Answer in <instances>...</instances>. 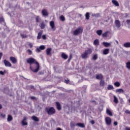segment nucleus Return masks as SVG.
I'll list each match as a JSON object with an SVG mask.
<instances>
[{
    "label": "nucleus",
    "mask_w": 130,
    "mask_h": 130,
    "mask_svg": "<svg viewBox=\"0 0 130 130\" xmlns=\"http://www.w3.org/2000/svg\"><path fill=\"white\" fill-rule=\"evenodd\" d=\"M26 62L29 63V69L33 73H38L39 69H40V66L39 63L36 61V59L34 58H28L26 59Z\"/></svg>",
    "instance_id": "f257e3e1"
},
{
    "label": "nucleus",
    "mask_w": 130,
    "mask_h": 130,
    "mask_svg": "<svg viewBox=\"0 0 130 130\" xmlns=\"http://www.w3.org/2000/svg\"><path fill=\"white\" fill-rule=\"evenodd\" d=\"M45 110L48 115H52V114H54V113H55V109L52 107H46Z\"/></svg>",
    "instance_id": "f03ea898"
},
{
    "label": "nucleus",
    "mask_w": 130,
    "mask_h": 130,
    "mask_svg": "<svg viewBox=\"0 0 130 130\" xmlns=\"http://www.w3.org/2000/svg\"><path fill=\"white\" fill-rule=\"evenodd\" d=\"M92 53V50L91 49H88L87 50H85V52L81 55L82 58L83 59H86L88 58V55L91 54Z\"/></svg>",
    "instance_id": "7ed1b4c3"
},
{
    "label": "nucleus",
    "mask_w": 130,
    "mask_h": 130,
    "mask_svg": "<svg viewBox=\"0 0 130 130\" xmlns=\"http://www.w3.org/2000/svg\"><path fill=\"white\" fill-rule=\"evenodd\" d=\"M83 27L80 26L73 31V34L75 36H78V35H80V34H82L83 33Z\"/></svg>",
    "instance_id": "20e7f679"
},
{
    "label": "nucleus",
    "mask_w": 130,
    "mask_h": 130,
    "mask_svg": "<svg viewBox=\"0 0 130 130\" xmlns=\"http://www.w3.org/2000/svg\"><path fill=\"white\" fill-rule=\"evenodd\" d=\"M105 121L107 125H110L111 124V118H110L109 117H106Z\"/></svg>",
    "instance_id": "39448f33"
},
{
    "label": "nucleus",
    "mask_w": 130,
    "mask_h": 130,
    "mask_svg": "<svg viewBox=\"0 0 130 130\" xmlns=\"http://www.w3.org/2000/svg\"><path fill=\"white\" fill-rule=\"evenodd\" d=\"M50 26L53 31H55L56 28H55V25H54V21H50Z\"/></svg>",
    "instance_id": "423d86ee"
},
{
    "label": "nucleus",
    "mask_w": 130,
    "mask_h": 130,
    "mask_svg": "<svg viewBox=\"0 0 130 130\" xmlns=\"http://www.w3.org/2000/svg\"><path fill=\"white\" fill-rule=\"evenodd\" d=\"M4 63L5 66V67H8L10 68V67H12V64L11 62H10L9 61L7 60L6 59L4 60Z\"/></svg>",
    "instance_id": "0eeeda50"
},
{
    "label": "nucleus",
    "mask_w": 130,
    "mask_h": 130,
    "mask_svg": "<svg viewBox=\"0 0 130 130\" xmlns=\"http://www.w3.org/2000/svg\"><path fill=\"white\" fill-rule=\"evenodd\" d=\"M10 60L12 63H17V59L15 57L11 56L10 57Z\"/></svg>",
    "instance_id": "6e6552de"
},
{
    "label": "nucleus",
    "mask_w": 130,
    "mask_h": 130,
    "mask_svg": "<svg viewBox=\"0 0 130 130\" xmlns=\"http://www.w3.org/2000/svg\"><path fill=\"white\" fill-rule=\"evenodd\" d=\"M95 79L96 80H100V81H101L102 80H103V75H102V74H97L95 75Z\"/></svg>",
    "instance_id": "1a4fd4ad"
},
{
    "label": "nucleus",
    "mask_w": 130,
    "mask_h": 130,
    "mask_svg": "<svg viewBox=\"0 0 130 130\" xmlns=\"http://www.w3.org/2000/svg\"><path fill=\"white\" fill-rule=\"evenodd\" d=\"M115 25L117 28H120L121 24H120V21L119 20H116L115 21Z\"/></svg>",
    "instance_id": "9d476101"
},
{
    "label": "nucleus",
    "mask_w": 130,
    "mask_h": 130,
    "mask_svg": "<svg viewBox=\"0 0 130 130\" xmlns=\"http://www.w3.org/2000/svg\"><path fill=\"white\" fill-rule=\"evenodd\" d=\"M42 14L45 17L48 16V12H47V10L46 9H43L42 10Z\"/></svg>",
    "instance_id": "9b49d317"
},
{
    "label": "nucleus",
    "mask_w": 130,
    "mask_h": 130,
    "mask_svg": "<svg viewBox=\"0 0 130 130\" xmlns=\"http://www.w3.org/2000/svg\"><path fill=\"white\" fill-rule=\"evenodd\" d=\"M45 49V46L41 45L39 47V48H37V51L38 52H40L41 50H44Z\"/></svg>",
    "instance_id": "f8f14e48"
},
{
    "label": "nucleus",
    "mask_w": 130,
    "mask_h": 130,
    "mask_svg": "<svg viewBox=\"0 0 130 130\" xmlns=\"http://www.w3.org/2000/svg\"><path fill=\"white\" fill-rule=\"evenodd\" d=\"M76 126V124L75 123V122L71 121L70 122V127L72 130H75V127Z\"/></svg>",
    "instance_id": "ddd939ff"
},
{
    "label": "nucleus",
    "mask_w": 130,
    "mask_h": 130,
    "mask_svg": "<svg viewBox=\"0 0 130 130\" xmlns=\"http://www.w3.org/2000/svg\"><path fill=\"white\" fill-rule=\"evenodd\" d=\"M56 106L58 110H61V105L58 102H56Z\"/></svg>",
    "instance_id": "4468645a"
},
{
    "label": "nucleus",
    "mask_w": 130,
    "mask_h": 130,
    "mask_svg": "<svg viewBox=\"0 0 130 130\" xmlns=\"http://www.w3.org/2000/svg\"><path fill=\"white\" fill-rule=\"evenodd\" d=\"M76 126H79V127L84 128V127H85V126L83 123H77L76 124Z\"/></svg>",
    "instance_id": "2eb2a0df"
},
{
    "label": "nucleus",
    "mask_w": 130,
    "mask_h": 130,
    "mask_svg": "<svg viewBox=\"0 0 130 130\" xmlns=\"http://www.w3.org/2000/svg\"><path fill=\"white\" fill-rule=\"evenodd\" d=\"M103 45L105 46V47H109L111 45V43H108L106 42H103Z\"/></svg>",
    "instance_id": "dca6fc26"
},
{
    "label": "nucleus",
    "mask_w": 130,
    "mask_h": 130,
    "mask_svg": "<svg viewBox=\"0 0 130 130\" xmlns=\"http://www.w3.org/2000/svg\"><path fill=\"white\" fill-rule=\"evenodd\" d=\"M51 50H52L51 48H47L46 49L47 55H51Z\"/></svg>",
    "instance_id": "f3484780"
},
{
    "label": "nucleus",
    "mask_w": 130,
    "mask_h": 130,
    "mask_svg": "<svg viewBox=\"0 0 130 130\" xmlns=\"http://www.w3.org/2000/svg\"><path fill=\"white\" fill-rule=\"evenodd\" d=\"M100 86L101 87H104V86H105V81H104V79H102V80L100 81Z\"/></svg>",
    "instance_id": "a211bd4d"
},
{
    "label": "nucleus",
    "mask_w": 130,
    "mask_h": 130,
    "mask_svg": "<svg viewBox=\"0 0 130 130\" xmlns=\"http://www.w3.org/2000/svg\"><path fill=\"white\" fill-rule=\"evenodd\" d=\"M91 16L94 17V18H100V17H101V14L100 13H93Z\"/></svg>",
    "instance_id": "6ab92c4d"
},
{
    "label": "nucleus",
    "mask_w": 130,
    "mask_h": 130,
    "mask_svg": "<svg viewBox=\"0 0 130 130\" xmlns=\"http://www.w3.org/2000/svg\"><path fill=\"white\" fill-rule=\"evenodd\" d=\"M123 46L125 47L126 48H130V42H126L124 43Z\"/></svg>",
    "instance_id": "aec40b11"
},
{
    "label": "nucleus",
    "mask_w": 130,
    "mask_h": 130,
    "mask_svg": "<svg viewBox=\"0 0 130 130\" xmlns=\"http://www.w3.org/2000/svg\"><path fill=\"white\" fill-rule=\"evenodd\" d=\"M112 4H113V5H114V6H115L116 7H119V4L118 3V2L117 1H116V0H112Z\"/></svg>",
    "instance_id": "412c9836"
},
{
    "label": "nucleus",
    "mask_w": 130,
    "mask_h": 130,
    "mask_svg": "<svg viewBox=\"0 0 130 130\" xmlns=\"http://www.w3.org/2000/svg\"><path fill=\"white\" fill-rule=\"evenodd\" d=\"M103 54L106 55L109 53V49H105L103 52Z\"/></svg>",
    "instance_id": "4be33fe9"
},
{
    "label": "nucleus",
    "mask_w": 130,
    "mask_h": 130,
    "mask_svg": "<svg viewBox=\"0 0 130 130\" xmlns=\"http://www.w3.org/2000/svg\"><path fill=\"white\" fill-rule=\"evenodd\" d=\"M106 113L108 115H110V116H112L113 115L112 114V112L109 110V109H107L106 110Z\"/></svg>",
    "instance_id": "5701e85b"
},
{
    "label": "nucleus",
    "mask_w": 130,
    "mask_h": 130,
    "mask_svg": "<svg viewBox=\"0 0 130 130\" xmlns=\"http://www.w3.org/2000/svg\"><path fill=\"white\" fill-rule=\"evenodd\" d=\"M61 56L62 58H63V59H68V55L64 53H62L61 55Z\"/></svg>",
    "instance_id": "b1692460"
},
{
    "label": "nucleus",
    "mask_w": 130,
    "mask_h": 130,
    "mask_svg": "<svg viewBox=\"0 0 130 130\" xmlns=\"http://www.w3.org/2000/svg\"><path fill=\"white\" fill-rule=\"evenodd\" d=\"M31 119L34 121H37V122L39 121V119L36 116H32V117H31Z\"/></svg>",
    "instance_id": "393cba45"
},
{
    "label": "nucleus",
    "mask_w": 130,
    "mask_h": 130,
    "mask_svg": "<svg viewBox=\"0 0 130 130\" xmlns=\"http://www.w3.org/2000/svg\"><path fill=\"white\" fill-rule=\"evenodd\" d=\"M13 120V116L11 115H8L7 117V121H12Z\"/></svg>",
    "instance_id": "a878e982"
},
{
    "label": "nucleus",
    "mask_w": 130,
    "mask_h": 130,
    "mask_svg": "<svg viewBox=\"0 0 130 130\" xmlns=\"http://www.w3.org/2000/svg\"><path fill=\"white\" fill-rule=\"evenodd\" d=\"M113 97H114V103L115 104H117L118 103V99H117V98L115 95H114Z\"/></svg>",
    "instance_id": "bb28decb"
},
{
    "label": "nucleus",
    "mask_w": 130,
    "mask_h": 130,
    "mask_svg": "<svg viewBox=\"0 0 130 130\" xmlns=\"http://www.w3.org/2000/svg\"><path fill=\"white\" fill-rule=\"evenodd\" d=\"M93 44L94 45H96V46H98L99 45V40L96 39L93 41Z\"/></svg>",
    "instance_id": "cd10ccee"
},
{
    "label": "nucleus",
    "mask_w": 130,
    "mask_h": 130,
    "mask_svg": "<svg viewBox=\"0 0 130 130\" xmlns=\"http://www.w3.org/2000/svg\"><path fill=\"white\" fill-rule=\"evenodd\" d=\"M42 35V31H40L38 34V36H37V39L38 40L41 39V36Z\"/></svg>",
    "instance_id": "c85d7f7f"
},
{
    "label": "nucleus",
    "mask_w": 130,
    "mask_h": 130,
    "mask_svg": "<svg viewBox=\"0 0 130 130\" xmlns=\"http://www.w3.org/2000/svg\"><path fill=\"white\" fill-rule=\"evenodd\" d=\"M116 93H119V94H121V93H123L124 91L123 89L120 88L118 89H116Z\"/></svg>",
    "instance_id": "c756f323"
},
{
    "label": "nucleus",
    "mask_w": 130,
    "mask_h": 130,
    "mask_svg": "<svg viewBox=\"0 0 130 130\" xmlns=\"http://www.w3.org/2000/svg\"><path fill=\"white\" fill-rule=\"evenodd\" d=\"M98 58V54H95L92 56V59L93 60H97Z\"/></svg>",
    "instance_id": "7c9ffc66"
},
{
    "label": "nucleus",
    "mask_w": 130,
    "mask_h": 130,
    "mask_svg": "<svg viewBox=\"0 0 130 130\" xmlns=\"http://www.w3.org/2000/svg\"><path fill=\"white\" fill-rule=\"evenodd\" d=\"M85 16L86 17V20H89V19H90V13L87 12L85 14Z\"/></svg>",
    "instance_id": "2f4dec72"
},
{
    "label": "nucleus",
    "mask_w": 130,
    "mask_h": 130,
    "mask_svg": "<svg viewBox=\"0 0 130 130\" xmlns=\"http://www.w3.org/2000/svg\"><path fill=\"white\" fill-rule=\"evenodd\" d=\"M109 32V31H106L105 33L103 34H102V36L103 37H107V36L108 35V33Z\"/></svg>",
    "instance_id": "473e14b6"
},
{
    "label": "nucleus",
    "mask_w": 130,
    "mask_h": 130,
    "mask_svg": "<svg viewBox=\"0 0 130 130\" xmlns=\"http://www.w3.org/2000/svg\"><path fill=\"white\" fill-rule=\"evenodd\" d=\"M114 85L116 87H119L120 86V83L118 81H116L114 83Z\"/></svg>",
    "instance_id": "72a5a7b5"
},
{
    "label": "nucleus",
    "mask_w": 130,
    "mask_h": 130,
    "mask_svg": "<svg viewBox=\"0 0 130 130\" xmlns=\"http://www.w3.org/2000/svg\"><path fill=\"white\" fill-rule=\"evenodd\" d=\"M96 34L99 35V36H101L102 34V30H98L96 31Z\"/></svg>",
    "instance_id": "f704fd0d"
},
{
    "label": "nucleus",
    "mask_w": 130,
    "mask_h": 130,
    "mask_svg": "<svg viewBox=\"0 0 130 130\" xmlns=\"http://www.w3.org/2000/svg\"><path fill=\"white\" fill-rule=\"evenodd\" d=\"M60 19L62 22H64V21H66V18H64V16H63V15H61L60 16Z\"/></svg>",
    "instance_id": "c9c22d12"
},
{
    "label": "nucleus",
    "mask_w": 130,
    "mask_h": 130,
    "mask_svg": "<svg viewBox=\"0 0 130 130\" xmlns=\"http://www.w3.org/2000/svg\"><path fill=\"white\" fill-rule=\"evenodd\" d=\"M108 90H112V89H114L113 86L112 85H109L107 87Z\"/></svg>",
    "instance_id": "e433bc0d"
},
{
    "label": "nucleus",
    "mask_w": 130,
    "mask_h": 130,
    "mask_svg": "<svg viewBox=\"0 0 130 130\" xmlns=\"http://www.w3.org/2000/svg\"><path fill=\"white\" fill-rule=\"evenodd\" d=\"M21 124L23 126H25V125H28V123L27 122H25V121H22Z\"/></svg>",
    "instance_id": "4c0bfd02"
},
{
    "label": "nucleus",
    "mask_w": 130,
    "mask_h": 130,
    "mask_svg": "<svg viewBox=\"0 0 130 130\" xmlns=\"http://www.w3.org/2000/svg\"><path fill=\"white\" fill-rule=\"evenodd\" d=\"M40 27L41 29H44L45 28V24H44L43 22L42 23Z\"/></svg>",
    "instance_id": "58836bf2"
},
{
    "label": "nucleus",
    "mask_w": 130,
    "mask_h": 130,
    "mask_svg": "<svg viewBox=\"0 0 130 130\" xmlns=\"http://www.w3.org/2000/svg\"><path fill=\"white\" fill-rule=\"evenodd\" d=\"M126 67L127 69H129V70H130V62H128L126 63Z\"/></svg>",
    "instance_id": "ea45409f"
},
{
    "label": "nucleus",
    "mask_w": 130,
    "mask_h": 130,
    "mask_svg": "<svg viewBox=\"0 0 130 130\" xmlns=\"http://www.w3.org/2000/svg\"><path fill=\"white\" fill-rule=\"evenodd\" d=\"M72 58H73V55L70 54L69 58L68 60V62H70V61H71V59H72Z\"/></svg>",
    "instance_id": "a19ab883"
},
{
    "label": "nucleus",
    "mask_w": 130,
    "mask_h": 130,
    "mask_svg": "<svg viewBox=\"0 0 130 130\" xmlns=\"http://www.w3.org/2000/svg\"><path fill=\"white\" fill-rule=\"evenodd\" d=\"M3 22H5V19L4 17H0V23H3Z\"/></svg>",
    "instance_id": "79ce46f5"
},
{
    "label": "nucleus",
    "mask_w": 130,
    "mask_h": 130,
    "mask_svg": "<svg viewBox=\"0 0 130 130\" xmlns=\"http://www.w3.org/2000/svg\"><path fill=\"white\" fill-rule=\"evenodd\" d=\"M21 37H22V38H27V36L26 35L24 34H21L20 35Z\"/></svg>",
    "instance_id": "37998d69"
},
{
    "label": "nucleus",
    "mask_w": 130,
    "mask_h": 130,
    "mask_svg": "<svg viewBox=\"0 0 130 130\" xmlns=\"http://www.w3.org/2000/svg\"><path fill=\"white\" fill-rule=\"evenodd\" d=\"M42 38L44 40H46V35H43L42 37Z\"/></svg>",
    "instance_id": "c03bdc74"
},
{
    "label": "nucleus",
    "mask_w": 130,
    "mask_h": 130,
    "mask_svg": "<svg viewBox=\"0 0 130 130\" xmlns=\"http://www.w3.org/2000/svg\"><path fill=\"white\" fill-rule=\"evenodd\" d=\"M36 21L37 23H38L39 22V16H37L36 18Z\"/></svg>",
    "instance_id": "a18cd8bd"
},
{
    "label": "nucleus",
    "mask_w": 130,
    "mask_h": 130,
    "mask_svg": "<svg viewBox=\"0 0 130 130\" xmlns=\"http://www.w3.org/2000/svg\"><path fill=\"white\" fill-rule=\"evenodd\" d=\"M64 83H66V84H69V83H70V80H69L68 79H67V80L65 79Z\"/></svg>",
    "instance_id": "49530a36"
},
{
    "label": "nucleus",
    "mask_w": 130,
    "mask_h": 130,
    "mask_svg": "<svg viewBox=\"0 0 130 130\" xmlns=\"http://www.w3.org/2000/svg\"><path fill=\"white\" fill-rule=\"evenodd\" d=\"M5 73H6V71L3 72L2 71H0V75L4 76V75H5Z\"/></svg>",
    "instance_id": "de8ad7c7"
},
{
    "label": "nucleus",
    "mask_w": 130,
    "mask_h": 130,
    "mask_svg": "<svg viewBox=\"0 0 130 130\" xmlns=\"http://www.w3.org/2000/svg\"><path fill=\"white\" fill-rule=\"evenodd\" d=\"M125 113H126V114H130V111H129L128 110H126L125 111Z\"/></svg>",
    "instance_id": "09e8293b"
},
{
    "label": "nucleus",
    "mask_w": 130,
    "mask_h": 130,
    "mask_svg": "<svg viewBox=\"0 0 130 130\" xmlns=\"http://www.w3.org/2000/svg\"><path fill=\"white\" fill-rule=\"evenodd\" d=\"M90 123H91V124H95V121H94L93 120H91Z\"/></svg>",
    "instance_id": "8fccbe9b"
},
{
    "label": "nucleus",
    "mask_w": 130,
    "mask_h": 130,
    "mask_svg": "<svg viewBox=\"0 0 130 130\" xmlns=\"http://www.w3.org/2000/svg\"><path fill=\"white\" fill-rule=\"evenodd\" d=\"M126 23H127V25H129V23H130V19H127V20H126Z\"/></svg>",
    "instance_id": "3c124183"
},
{
    "label": "nucleus",
    "mask_w": 130,
    "mask_h": 130,
    "mask_svg": "<svg viewBox=\"0 0 130 130\" xmlns=\"http://www.w3.org/2000/svg\"><path fill=\"white\" fill-rule=\"evenodd\" d=\"M1 116H2V117H3V118L6 117V114H1Z\"/></svg>",
    "instance_id": "603ef678"
},
{
    "label": "nucleus",
    "mask_w": 130,
    "mask_h": 130,
    "mask_svg": "<svg viewBox=\"0 0 130 130\" xmlns=\"http://www.w3.org/2000/svg\"><path fill=\"white\" fill-rule=\"evenodd\" d=\"M25 120H27V118L26 117H24L22 121H25Z\"/></svg>",
    "instance_id": "864d4df0"
},
{
    "label": "nucleus",
    "mask_w": 130,
    "mask_h": 130,
    "mask_svg": "<svg viewBox=\"0 0 130 130\" xmlns=\"http://www.w3.org/2000/svg\"><path fill=\"white\" fill-rule=\"evenodd\" d=\"M27 51L30 54H31V53H32V51H31V50H30V49L27 50Z\"/></svg>",
    "instance_id": "5fc2aeb1"
},
{
    "label": "nucleus",
    "mask_w": 130,
    "mask_h": 130,
    "mask_svg": "<svg viewBox=\"0 0 130 130\" xmlns=\"http://www.w3.org/2000/svg\"><path fill=\"white\" fill-rule=\"evenodd\" d=\"M30 98L32 100H34V99H36V98L35 96H31Z\"/></svg>",
    "instance_id": "6e6d98bb"
},
{
    "label": "nucleus",
    "mask_w": 130,
    "mask_h": 130,
    "mask_svg": "<svg viewBox=\"0 0 130 130\" xmlns=\"http://www.w3.org/2000/svg\"><path fill=\"white\" fill-rule=\"evenodd\" d=\"M114 124L115 125H117V124H118V123H117V121H115V122H114Z\"/></svg>",
    "instance_id": "4d7b16f0"
},
{
    "label": "nucleus",
    "mask_w": 130,
    "mask_h": 130,
    "mask_svg": "<svg viewBox=\"0 0 130 130\" xmlns=\"http://www.w3.org/2000/svg\"><path fill=\"white\" fill-rule=\"evenodd\" d=\"M6 90H7V91H9V89L8 88H5L4 89V93H7V92H6L5 91H6Z\"/></svg>",
    "instance_id": "13d9d810"
},
{
    "label": "nucleus",
    "mask_w": 130,
    "mask_h": 130,
    "mask_svg": "<svg viewBox=\"0 0 130 130\" xmlns=\"http://www.w3.org/2000/svg\"><path fill=\"white\" fill-rule=\"evenodd\" d=\"M2 56H3V53L1 52L0 53V60L1 59Z\"/></svg>",
    "instance_id": "bf43d9fd"
},
{
    "label": "nucleus",
    "mask_w": 130,
    "mask_h": 130,
    "mask_svg": "<svg viewBox=\"0 0 130 130\" xmlns=\"http://www.w3.org/2000/svg\"><path fill=\"white\" fill-rule=\"evenodd\" d=\"M29 46L30 48H32L33 47V45H32V44H29Z\"/></svg>",
    "instance_id": "052dcab7"
},
{
    "label": "nucleus",
    "mask_w": 130,
    "mask_h": 130,
    "mask_svg": "<svg viewBox=\"0 0 130 130\" xmlns=\"http://www.w3.org/2000/svg\"><path fill=\"white\" fill-rule=\"evenodd\" d=\"M125 129L126 130H130V127H126Z\"/></svg>",
    "instance_id": "680f3d73"
},
{
    "label": "nucleus",
    "mask_w": 130,
    "mask_h": 130,
    "mask_svg": "<svg viewBox=\"0 0 130 130\" xmlns=\"http://www.w3.org/2000/svg\"><path fill=\"white\" fill-rule=\"evenodd\" d=\"M3 108V106L0 104V109H2Z\"/></svg>",
    "instance_id": "e2e57ef3"
},
{
    "label": "nucleus",
    "mask_w": 130,
    "mask_h": 130,
    "mask_svg": "<svg viewBox=\"0 0 130 130\" xmlns=\"http://www.w3.org/2000/svg\"><path fill=\"white\" fill-rule=\"evenodd\" d=\"M121 103H122V102H123V100H122V99H121Z\"/></svg>",
    "instance_id": "0e129e2a"
},
{
    "label": "nucleus",
    "mask_w": 130,
    "mask_h": 130,
    "mask_svg": "<svg viewBox=\"0 0 130 130\" xmlns=\"http://www.w3.org/2000/svg\"><path fill=\"white\" fill-rule=\"evenodd\" d=\"M92 102H94L95 104L96 105V102L95 101H92Z\"/></svg>",
    "instance_id": "69168bd1"
},
{
    "label": "nucleus",
    "mask_w": 130,
    "mask_h": 130,
    "mask_svg": "<svg viewBox=\"0 0 130 130\" xmlns=\"http://www.w3.org/2000/svg\"><path fill=\"white\" fill-rule=\"evenodd\" d=\"M80 17H82V14H79Z\"/></svg>",
    "instance_id": "338daca9"
},
{
    "label": "nucleus",
    "mask_w": 130,
    "mask_h": 130,
    "mask_svg": "<svg viewBox=\"0 0 130 130\" xmlns=\"http://www.w3.org/2000/svg\"><path fill=\"white\" fill-rule=\"evenodd\" d=\"M116 43H117V44H118V41H116Z\"/></svg>",
    "instance_id": "774afa93"
}]
</instances>
